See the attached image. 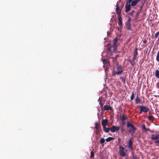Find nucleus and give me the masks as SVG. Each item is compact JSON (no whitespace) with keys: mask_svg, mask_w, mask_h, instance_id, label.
Returning <instances> with one entry per match:
<instances>
[{"mask_svg":"<svg viewBox=\"0 0 159 159\" xmlns=\"http://www.w3.org/2000/svg\"><path fill=\"white\" fill-rule=\"evenodd\" d=\"M103 64V67L105 68V70L106 73H107L106 72L109 69V67L110 65V63L109 60L107 59H102Z\"/></svg>","mask_w":159,"mask_h":159,"instance_id":"1","label":"nucleus"},{"mask_svg":"<svg viewBox=\"0 0 159 159\" xmlns=\"http://www.w3.org/2000/svg\"><path fill=\"white\" fill-rule=\"evenodd\" d=\"M102 98H100V106H101V109L102 111L111 110H112V108L110 106L108 105H105L103 107H102L103 104L102 103Z\"/></svg>","mask_w":159,"mask_h":159,"instance_id":"2","label":"nucleus"},{"mask_svg":"<svg viewBox=\"0 0 159 159\" xmlns=\"http://www.w3.org/2000/svg\"><path fill=\"white\" fill-rule=\"evenodd\" d=\"M136 0H132L130 2H129V0H128V1L127 2L126 5L125 6V11L126 12H128L131 9V6H134L136 5V4L135 5L133 6L132 5V2L134 1H135Z\"/></svg>","mask_w":159,"mask_h":159,"instance_id":"3","label":"nucleus"},{"mask_svg":"<svg viewBox=\"0 0 159 159\" xmlns=\"http://www.w3.org/2000/svg\"><path fill=\"white\" fill-rule=\"evenodd\" d=\"M151 139L152 140H155L154 142L159 145V140H157L159 139V134H152L151 135Z\"/></svg>","mask_w":159,"mask_h":159,"instance_id":"4","label":"nucleus"},{"mask_svg":"<svg viewBox=\"0 0 159 159\" xmlns=\"http://www.w3.org/2000/svg\"><path fill=\"white\" fill-rule=\"evenodd\" d=\"M139 107L140 108V113H142L143 112H147L149 111V109L145 106H139Z\"/></svg>","mask_w":159,"mask_h":159,"instance_id":"5","label":"nucleus"},{"mask_svg":"<svg viewBox=\"0 0 159 159\" xmlns=\"http://www.w3.org/2000/svg\"><path fill=\"white\" fill-rule=\"evenodd\" d=\"M124 148L121 146H120L119 147V153L120 155L123 157H124L126 153L124 152Z\"/></svg>","mask_w":159,"mask_h":159,"instance_id":"6","label":"nucleus"},{"mask_svg":"<svg viewBox=\"0 0 159 159\" xmlns=\"http://www.w3.org/2000/svg\"><path fill=\"white\" fill-rule=\"evenodd\" d=\"M117 71L116 72V74L119 75L122 74L123 72V70L122 67L118 65L117 66Z\"/></svg>","mask_w":159,"mask_h":159,"instance_id":"7","label":"nucleus"},{"mask_svg":"<svg viewBox=\"0 0 159 159\" xmlns=\"http://www.w3.org/2000/svg\"><path fill=\"white\" fill-rule=\"evenodd\" d=\"M108 124V120L107 119H103L102 120V127L106 126V125Z\"/></svg>","mask_w":159,"mask_h":159,"instance_id":"8","label":"nucleus"},{"mask_svg":"<svg viewBox=\"0 0 159 159\" xmlns=\"http://www.w3.org/2000/svg\"><path fill=\"white\" fill-rule=\"evenodd\" d=\"M120 7L119 4H118V2L117 3L116 5V13L118 14V16L120 15L121 13L120 11H119Z\"/></svg>","mask_w":159,"mask_h":159,"instance_id":"9","label":"nucleus"},{"mask_svg":"<svg viewBox=\"0 0 159 159\" xmlns=\"http://www.w3.org/2000/svg\"><path fill=\"white\" fill-rule=\"evenodd\" d=\"M133 143L131 139H130L128 143V148L129 149L132 150L133 148L132 147Z\"/></svg>","mask_w":159,"mask_h":159,"instance_id":"10","label":"nucleus"},{"mask_svg":"<svg viewBox=\"0 0 159 159\" xmlns=\"http://www.w3.org/2000/svg\"><path fill=\"white\" fill-rule=\"evenodd\" d=\"M136 130V129L134 126L129 130L128 132L129 133H131L133 134L135 132Z\"/></svg>","mask_w":159,"mask_h":159,"instance_id":"11","label":"nucleus"},{"mask_svg":"<svg viewBox=\"0 0 159 159\" xmlns=\"http://www.w3.org/2000/svg\"><path fill=\"white\" fill-rule=\"evenodd\" d=\"M118 20L119 21L118 25L119 26H121L122 25V18L120 16H119Z\"/></svg>","mask_w":159,"mask_h":159,"instance_id":"12","label":"nucleus"},{"mask_svg":"<svg viewBox=\"0 0 159 159\" xmlns=\"http://www.w3.org/2000/svg\"><path fill=\"white\" fill-rule=\"evenodd\" d=\"M118 39L117 38H115L113 40V44L112 46H118L117 45V42Z\"/></svg>","mask_w":159,"mask_h":159,"instance_id":"13","label":"nucleus"},{"mask_svg":"<svg viewBox=\"0 0 159 159\" xmlns=\"http://www.w3.org/2000/svg\"><path fill=\"white\" fill-rule=\"evenodd\" d=\"M110 130L112 132L114 133L116 131V127L115 126H113L110 129Z\"/></svg>","mask_w":159,"mask_h":159,"instance_id":"14","label":"nucleus"},{"mask_svg":"<svg viewBox=\"0 0 159 159\" xmlns=\"http://www.w3.org/2000/svg\"><path fill=\"white\" fill-rule=\"evenodd\" d=\"M99 126V124H98L97 123H95V128L96 129V133L97 134H98L99 133V131L98 130V126Z\"/></svg>","mask_w":159,"mask_h":159,"instance_id":"15","label":"nucleus"},{"mask_svg":"<svg viewBox=\"0 0 159 159\" xmlns=\"http://www.w3.org/2000/svg\"><path fill=\"white\" fill-rule=\"evenodd\" d=\"M103 131L106 133H108L110 130L109 128H106V126L103 127Z\"/></svg>","mask_w":159,"mask_h":159,"instance_id":"16","label":"nucleus"},{"mask_svg":"<svg viewBox=\"0 0 159 159\" xmlns=\"http://www.w3.org/2000/svg\"><path fill=\"white\" fill-rule=\"evenodd\" d=\"M142 10V7H141V8L140 9H139L136 13V16L135 17V19H137L138 17L139 16V14L140 12Z\"/></svg>","mask_w":159,"mask_h":159,"instance_id":"17","label":"nucleus"},{"mask_svg":"<svg viewBox=\"0 0 159 159\" xmlns=\"http://www.w3.org/2000/svg\"><path fill=\"white\" fill-rule=\"evenodd\" d=\"M132 0H129V2H130ZM141 0H136L135 1H134L132 2V5L134 6L136 4H137V3H138V2L140 1Z\"/></svg>","mask_w":159,"mask_h":159,"instance_id":"18","label":"nucleus"},{"mask_svg":"<svg viewBox=\"0 0 159 159\" xmlns=\"http://www.w3.org/2000/svg\"><path fill=\"white\" fill-rule=\"evenodd\" d=\"M140 102V100L138 96L137 95L135 99V102L136 104L139 103Z\"/></svg>","mask_w":159,"mask_h":159,"instance_id":"19","label":"nucleus"},{"mask_svg":"<svg viewBox=\"0 0 159 159\" xmlns=\"http://www.w3.org/2000/svg\"><path fill=\"white\" fill-rule=\"evenodd\" d=\"M114 138L111 137H109L106 139V140L107 142H108L111 140L114 139Z\"/></svg>","mask_w":159,"mask_h":159,"instance_id":"20","label":"nucleus"},{"mask_svg":"<svg viewBox=\"0 0 159 159\" xmlns=\"http://www.w3.org/2000/svg\"><path fill=\"white\" fill-rule=\"evenodd\" d=\"M155 74L156 77L158 78H159V71L158 70H156Z\"/></svg>","mask_w":159,"mask_h":159,"instance_id":"21","label":"nucleus"},{"mask_svg":"<svg viewBox=\"0 0 159 159\" xmlns=\"http://www.w3.org/2000/svg\"><path fill=\"white\" fill-rule=\"evenodd\" d=\"M138 55V49L137 48H136L134 50V56H137Z\"/></svg>","mask_w":159,"mask_h":159,"instance_id":"22","label":"nucleus"},{"mask_svg":"<svg viewBox=\"0 0 159 159\" xmlns=\"http://www.w3.org/2000/svg\"><path fill=\"white\" fill-rule=\"evenodd\" d=\"M134 126V125L133 124L129 122H128L127 123V127L128 128L129 127H132Z\"/></svg>","mask_w":159,"mask_h":159,"instance_id":"23","label":"nucleus"},{"mask_svg":"<svg viewBox=\"0 0 159 159\" xmlns=\"http://www.w3.org/2000/svg\"><path fill=\"white\" fill-rule=\"evenodd\" d=\"M134 92H132V94L130 97V100H133L134 99Z\"/></svg>","mask_w":159,"mask_h":159,"instance_id":"24","label":"nucleus"},{"mask_svg":"<svg viewBox=\"0 0 159 159\" xmlns=\"http://www.w3.org/2000/svg\"><path fill=\"white\" fill-rule=\"evenodd\" d=\"M94 152L93 151H91L90 153V157L93 159L94 157Z\"/></svg>","mask_w":159,"mask_h":159,"instance_id":"25","label":"nucleus"},{"mask_svg":"<svg viewBox=\"0 0 159 159\" xmlns=\"http://www.w3.org/2000/svg\"><path fill=\"white\" fill-rule=\"evenodd\" d=\"M118 46H112L113 48V50L114 51L115 53H116V50L117 49V47Z\"/></svg>","mask_w":159,"mask_h":159,"instance_id":"26","label":"nucleus"},{"mask_svg":"<svg viewBox=\"0 0 159 159\" xmlns=\"http://www.w3.org/2000/svg\"><path fill=\"white\" fill-rule=\"evenodd\" d=\"M129 61L130 62L132 66H134V65L135 64V61H134L133 60L131 61L130 60Z\"/></svg>","mask_w":159,"mask_h":159,"instance_id":"27","label":"nucleus"},{"mask_svg":"<svg viewBox=\"0 0 159 159\" xmlns=\"http://www.w3.org/2000/svg\"><path fill=\"white\" fill-rule=\"evenodd\" d=\"M105 142V140L103 138H101L100 139V143H103Z\"/></svg>","mask_w":159,"mask_h":159,"instance_id":"28","label":"nucleus"},{"mask_svg":"<svg viewBox=\"0 0 159 159\" xmlns=\"http://www.w3.org/2000/svg\"><path fill=\"white\" fill-rule=\"evenodd\" d=\"M156 60L157 61H159V51L158 52Z\"/></svg>","mask_w":159,"mask_h":159,"instance_id":"29","label":"nucleus"},{"mask_svg":"<svg viewBox=\"0 0 159 159\" xmlns=\"http://www.w3.org/2000/svg\"><path fill=\"white\" fill-rule=\"evenodd\" d=\"M120 79L124 83V84L125 83V79L123 77H120Z\"/></svg>","mask_w":159,"mask_h":159,"instance_id":"30","label":"nucleus"},{"mask_svg":"<svg viewBox=\"0 0 159 159\" xmlns=\"http://www.w3.org/2000/svg\"><path fill=\"white\" fill-rule=\"evenodd\" d=\"M159 34V31L157 32L155 34V38H157Z\"/></svg>","mask_w":159,"mask_h":159,"instance_id":"31","label":"nucleus"},{"mask_svg":"<svg viewBox=\"0 0 159 159\" xmlns=\"http://www.w3.org/2000/svg\"><path fill=\"white\" fill-rule=\"evenodd\" d=\"M148 119L150 120H151L152 118H154L153 116H148Z\"/></svg>","mask_w":159,"mask_h":159,"instance_id":"32","label":"nucleus"},{"mask_svg":"<svg viewBox=\"0 0 159 159\" xmlns=\"http://www.w3.org/2000/svg\"><path fill=\"white\" fill-rule=\"evenodd\" d=\"M111 45H108V50L110 52L111 51Z\"/></svg>","mask_w":159,"mask_h":159,"instance_id":"33","label":"nucleus"},{"mask_svg":"<svg viewBox=\"0 0 159 159\" xmlns=\"http://www.w3.org/2000/svg\"><path fill=\"white\" fill-rule=\"evenodd\" d=\"M135 12L134 10H132L131 11V12L129 13V14L131 15L132 16H133V13H134Z\"/></svg>","mask_w":159,"mask_h":159,"instance_id":"34","label":"nucleus"},{"mask_svg":"<svg viewBox=\"0 0 159 159\" xmlns=\"http://www.w3.org/2000/svg\"><path fill=\"white\" fill-rule=\"evenodd\" d=\"M126 119V117L124 115L123 116L122 118V121H123L125 120Z\"/></svg>","mask_w":159,"mask_h":159,"instance_id":"35","label":"nucleus"},{"mask_svg":"<svg viewBox=\"0 0 159 159\" xmlns=\"http://www.w3.org/2000/svg\"><path fill=\"white\" fill-rule=\"evenodd\" d=\"M120 129L119 127H116V131H118Z\"/></svg>","mask_w":159,"mask_h":159,"instance_id":"36","label":"nucleus"},{"mask_svg":"<svg viewBox=\"0 0 159 159\" xmlns=\"http://www.w3.org/2000/svg\"><path fill=\"white\" fill-rule=\"evenodd\" d=\"M132 158L133 159H137V157L136 156L133 155L132 157Z\"/></svg>","mask_w":159,"mask_h":159,"instance_id":"37","label":"nucleus"},{"mask_svg":"<svg viewBox=\"0 0 159 159\" xmlns=\"http://www.w3.org/2000/svg\"><path fill=\"white\" fill-rule=\"evenodd\" d=\"M136 56H134L132 60L135 61V60L136 59Z\"/></svg>","mask_w":159,"mask_h":159,"instance_id":"38","label":"nucleus"},{"mask_svg":"<svg viewBox=\"0 0 159 159\" xmlns=\"http://www.w3.org/2000/svg\"><path fill=\"white\" fill-rule=\"evenodd\" d=\"M128 18H129V19L127 20V22L129 23V22L131 20V18L130 17H129V16L128 17Z\"/></svg>","mask_w":159,"mask_h":159,"instance_id":"39","label":"nucleus"},{"mask_svg":"<svg viewBox=\"0 0 159 159\" xmlns=\"http://www.w3.org/2000/svg\"><path fill=\"white\" fill-rule=\"evenodd\" d=\"M126 25H129V26H130V23H129H129H128V22H127V21H126Z\"/></svg>","mask_w":159,"mask_h":159,"instance_id":"40","label":"nucleus"},{"mask_svg":"<svg viewBox=\"0 0 159 159\" xmlns=\"http://www.w3.org/2000/svg\"><path fill=\"white\" fill-rule=\"evenodd\" d=\"M119 57V55L118 54V55H116L115 56L116 58V59L118 57Z\"/></svg>","mask_w":159,"mask_h":159,"instance_id":"41","label":"nucleus"},{"mask_svg":"<svg viewBox=\"0 0 159 159\" xmlns=\"http://www.w3.org/2000/svg\"><path fill=\"white\" fill-rule=\"evenodd\" d=\"M143 129L144 130L146 129V128H145V125H144L143 126Z\"/></svg>","mask_w":159,"mask_h":159,"instance_id":"42","label":"nucleus"},{"mask_svg":"<svg viewBox=\"0 0 159 159\" xmlns=\"http://www.w3.org/2000/svg\"><path fill=\"white\" fill-rule=\"evenodd\" d=\"M150 130V129L149 128H148V129L146 128V129H145V130L146 131H149Z\"/></svg>","mask_w":159,"mask_h":159,"instance_id":"43","label":"nucleus"},{"mask_svg":"<svg viewBox=\"0 0 159 159\" xmlns=\"http://www.w3.org/2000/svg\"><path fill=\"white\" fill-rule=\"evenodd\" d=\"M146 40H144L143 41V42L144 43H146Z\"/></svg>","mask_w":159,"mask_h":159,"instance_id":"44","label":"nucleus"},{"mask_svg":"<svg viewBox=\"0 0 159 159\" xmlns=\"http://www.w3.org/2000/svg\"><path fill=\"white\" fill-rule=\"evenodd\" d=\"M98 118H99V116L98 115Z\"/></svg>","mask_w":159,"mask_h":159,"instance_id":"45","label":"nucleus"},{"mask_svg":"<svg viewBox=\"0 0 159 159\" xmlns=\"http://www.w3.org/2000/svg\"><path fill=\"white\" fill-rule=\"evenodd\" d=\"M125 131V130L124 129H122V131Z\"/></svg>","mask_w":159,"mask_h":159,"instance_id":"46","label":"nucleus"},{"mask_svg":"<svg viewBox=\"0 0 159 159\" xmlns=\"http://www.w3.org/2000/svg\"><path fill=\"white\" fill-rule=\"evenodd\" d=\"M157 41H159V38H158V39L157 40Z\"/></svg>","mask_w":159,"mask_h":159,"instance_id":"47","label":"nucleus"},{"mask_svg":"<svg viewBox=\"0 0 159 159\" xmlns=\"http://www.w3.org/2000/svg\"><path fill=\"white\" fill-rule=\"evenodd\" d=\"M156 133H159V131L156 132Z\"/></svg>","mask_w":159,"mask_h":159,"instance_id":"48","label":"nucleus"},{"mask_svg":"<svg viewBox=\"0 0 159 159\" xmlns=\"http://www.w3.org/2000/svg\"><path fill=\"white\" fill-rule=\"evenodd\" d=\"M99 101V98H98V101Z\"/></svg>","mask_w":159,"mask_h":159,"instance_id":"49","label":"nucleus"},{"mask_svg":"<svg viewBox=\"0 0 159 159\" xmlns=\"http://www.w3.org/2000/svg\"><path fill=\"white\" fill-rule=\"evenodd\" d=\"M128 29H129H129H129V28H128Z\"/></svg>","mask_w":159,"mask_h":159,"instance_id":"50","label":"nucleus"}]
</instances>
